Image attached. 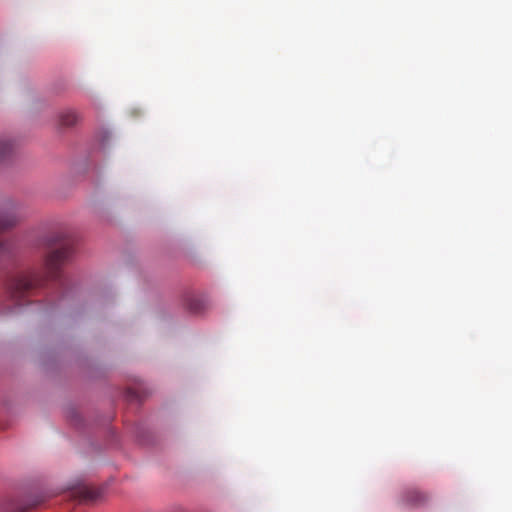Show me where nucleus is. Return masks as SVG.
Segmentation results:
<instances>
[{"label": "nucleus", "mask_w": 512, "mask_h": 512, "mask_svg": "<svg viewBox=\"0 0 512 512\" xmlns=\"http://www.w3.org/2000/svg\"><path fill=\"white\" fill-rule=\"evenodd\" d=\"M46 245L48 248H58L48 253L44 260V270L47 276L51 278L57 277L58 271L61 265L68 260L72 254L71 244L66 240L63 232H56L46 239Z\"/></svg>", "instance_id": "f257e3e1"}, {"label": "nucleus", "mask_w": 512, "mask_h": 512, "mask_svg": "<svg viewBox=\"0 0 512 512\" xmlns=\"http://www.w3.org/2000/svg\"><path fill=\"white\" fill-rule=\"evenodd\" d=\"M41 278L34 272L19 274L13 277L8 283V293L11 300L16 305H22V302L28 297L30 292L40 285Z\"/></svg>", "instance_id": "f03ea898"}, {"label": "nucleus", "mask_w": 512, "mask_h": 512, "mask_svg": "<svg viewBox=\"0 0 512 512\" xmlns=\"http://www.w3.org/2000/svg\"><path fill=\"white\" fill-rule=\"evenodd\" d=\"M429 495L418 488L406 489L402 496L401 501L404 505L412 508L422 507L429 501Z\"/></svg>", "instance_id": "7ed1b4c3"}, {"label": "nucleus", "mask_w": 512, "mask_h": 512, "mask_svg": "<svg viewBox=\"0 0 512 512\" xmlns=\"http://www.w3.org/2000/svg\"><path fill=\"white\" fill-rule=\"evenodd\" d=\"M19 220L20 216L15 208L0 213V232L13 227ZM8 253V245L6 243L0 242V257Z\"/></svg>", "instance_id": "20e7f679"}, {"label": "nucleus", "mask_w": 512, "mask_h": 512, "mask_svg": "<svg viewBox=\"0 0 512 512\" xmlns=\"http://www.w3.org/2000/svg\"><path fill=\"white\" fill-rule=\"evenodd\" d=\"M71 496L80 502L94 501L100 496L99 490L80 484L71 490Z\"/></svg>", "instance_id": "39448f33"}, {"label": "nucleus", "mask_w": 512, "mask_h": 512, "mask_svg": "<svg viewBox=\"0 0 512 512\" xmlns=\"http://www.w3.org/2000/svg\"><path fill=\"white\" fill-rule=\"evenodd\" d=\"M78 120L79 116L73 110H65L59 114V122L64 127H72Z\"/></svg>", "instance_id": "423d86ee"}, {"label": "nucleus", "mask_w": 512, "mask_h": 512, "mask_svg": "<svg viewBox=\"0 0 512 512\" xmlns=\"http://www.w3.org/2000/svg\"><path fill=\"white\" fill-rule=\"evenodd\" d=\"M13 150V143L8 139L0 140V160L8 156Z\"/></svg>", "instance_id": "0eeeda50"}, {"label": "nucleus", "mask_w": 512, "mask_h": 512, "mask_svg": "<svg viewBox=\"0 0 512 512\" xmlns=\"http://www.w3.org/2000/svg\"><path fill=\"white\" fill-rule=\"evenodd\" d=\"M202 302L197 298H189L186 300V307L193 313H198L202 309Z\"/></svg>", "instance_id": "6e6552de"}]
</instances>
